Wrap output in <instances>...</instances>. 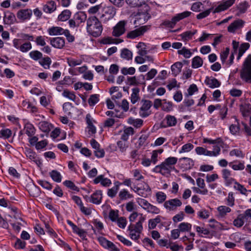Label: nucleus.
Returning a JSON list of instances; mask_svg holds the SVG:
<instances>
[{
	"label": "nucleus",
	"mask_w": 251,
	"mask_h": 251,
	"mask_svg": "<svg viewBox=\"0 0 251 251\" xmlns=\"http://www.w3.org/2000/svg\"><path fill=\"white\" fill-rule=\"evenodd\" d=\"M156 201L158 203H162L163 202H165V200L167 198L166 195L163 192H158L155 194Z\"/></svg>",
	"instance_id": "nucleus-50"
},
{
	"label": "nucleus",
	"mask_w": 251,
	"mask_h": 251,
	"mask_svg": "<svg viewBox=\"0 0 251 251\" xmlns=\"http://www.w3.org/2000/svg\"><path fill=\"white\" fill-rule=\"evenodd\" d=\"M194 228L201 236H203V235H207L210 233L209 231L207 229L204 227H200L199 226H194Z\"/></svg>",
	"instance_id": "nucleus-55"
},
{
	"label": "nucleus",
	"mask_w": 251,
	"mask_h": 251,
	"mask_svg": "<svg viewBox=\"0 0 251 251\" xmlns=\"http://www.w3.org/2000/svg\"><path fill=\"white\" fill-rule=\"evenodd\" d=\"M120 56L123 59H126L127 60H129L132 59V53L128 49L126 48H124L121 50Z\"/></svg>",
	"instance_id": "nucleus-34"
},
{
	"label": "nucleus",
	"mask_w": 251,
	"mask_h": 251,
	"mask_svg": "<svg viewBox=\"0 0 251 251\" xmlns=\"http://www.w3.org/2000/svg\"><path fill=\"white\" fill-rule=\"evenodd\" d=\"M121 71V73L124 75H132L134 74V73H135V69L132 67H131L129 68H127L126 67H124V68H122Z\"/></svg>",
	"instance_id": "nucleus-60"
},
{
	"label": "nucleus",
	"mask_w": 251,
	"mask_h": 251,
	"mask_svg": "<svg viewBox=\"0 0 251 251\" xmlns=\"http://www.w3.org/2000/svg\"><path fill=\"white\" fill-rule=\"evenodd\" d=\"M182 66V63L180 62H177L174 63L171 66V71L173 75L175 76L178 75L181 71Z\"/></svg>",
	"instance_id": "nucleus-29"
},
{
	"label": "nucleus",
	"mask_w": 251,
	"mask_h": 251,
	"mask_svg": "<svg viewBox=\"0 0 251 251\" xmlns=\"http://www.w3.org/2000/svg\"><path fill=\"white\" fill-rule=\"evenodd\" d=\"M39 128L44 132H49L50 131V124L46 121H41L39 123Z\"/></svg>",
	"instance_id": "nucleus-44"
},
{
	"label": "nucleus",
	"mask_w": 251,
	"mask_h": 251,
	"mask_svg": "<svg viewBox=\"0 0 251 251\" xmlns=\"http://www.w3.org/2000/svg\"><path fill=\"white\" fill-rule=\"evenodd\" d=\"M250 45L249 43H245L242 44L239 49L238 55L237 59L239 60L241 57L243 55L245 51L249 48Z\"/></svg>",
	"instance_id": "nucleus-42"
},
{
	"label": "nucleus",
	"mask_w": 251,
	"mask_h": 251,
	"mask_svg": "<svg viewBox=\"0 0 251 251\" xmlns=\"http://www.w3.org/2000/svg\"><path fill=\"white\" fill-rule=\"evenodd\" d=\"M51 63V60L49 57H46L39 61V64L46 69H49L50 65Z\"/></svg>",
	"instance_id": "nucleus-49"
},
{
	"label": "nucleus",
	"mask_w": 251,
	"mask_h": 251,
	"mask_svg": "<svg viewBox=\"0 0 251 251\" xmlns=\"http://www.w3.org/2000/svg\"><path fill=\"white\" fill-rule=\"evenodd\" d=\"M24 130L25 134L28 136H32L36 133V129L33 125L30 123H27L25 124Z\"/></svg>",
	"instance_id": "nucleus-26"
},
{
	"label": "nucleus",
	"mask_w": 251,
	"mask_h": 251,
	"mask_svg": "<svg viewBox=\"0 0 251 251\" xmlns=\"http://www.w3.org/2000/svg\"><path fill=\"white\" fill-rule=\"evenodd\" d=\"M145 219V216H143V214H140L138 221L135 224H131L128 226L129 236L132 240L137 241L139 239L143 229L142 224Z\"/></svg>",
	"instance_id": "nucleus-2"
},
{
	"label": "nucleus",
	"mask_w": 251,
	"mask_h": 251,
	"mask_svg": "<svg viewBox=\"0 0 251 251\" xmlns=\"http://www.w3.org/2000/svg\"><path fill=\"white\" fill-rule=\"evenodd\" d=\"M56 9V4L54 1H51L44 6L43 10L46 13H51Z\"/></svg>",
	"instance_id": "nucleus-33"
},
{
	"label": "nucleus",
	"mask_w": 251,
	"mask_h": 251,
	"mask_svg": "<svg viewBox=\"0 0 251 251\" xmlns=\"http://www.w3.org/2000/svg\"><path fill=\"white\" fill-rule=\"evenodd\" d=\"M118 196L121 201H124L133 198V195L130 194L127 190L125 189L120 191Z\"/></svg>",
	"instance_id": "nucleus-32"
},
{
	"label": "nucleus",
	"mask_w": 251,
	"mask_h": 251,
	"mask_svg": "<svg viewBox=\"0 0 251 251\" xmlns=\"http://www.w3.org/2000/svg\"><path fill=\"white\" fill-rule=\"evenodd\" d=\"M204 82L211 88L219 87L221 85L220 82L214 77H206Z\"/></svg>",
	"instance_id": "nucleus-23"
},
{
	"label": "nucleus",
	"mask_w": 251,
	"mask_h": 251,
	"mask_svg": "<svg viewBox=\"0 0 251 251\" xmlns=\"http://www.w3.org/2000/svg\"><path fill=\"white\" fill-rule=\"evenodd\" d=\"M71 15V11L69 10L66 9L59 15L58 19L61 21H66L70 18Z\"/></svg>",
	"instance_id": "nucleus-39"
},
{
	"label": "nucleus",
	"mask_w": 251,
	"mask_h": 251,
	"mask_svg": "<svg viewBox=\"0 0 251 251\" xmlns=\"http://www.w3.org/2000/svg\"><path fill=\"white\" fill-rule=\"evenodd\" d=\"M127 21L125 20H122L119 21L113 27L112 34L113 36L119 37L123 35L126 31V25Z\"/></svg>",
	"instance_id": "nucleus-7"
},
{
	"label": "nucleus",
	"mask_w": 251,
	"mask_h": 251,
	"mask_svg": "<svg viewBox=\"0 0 251 251\" xmlns=\"http://www.w3.org/2000/svg\"><path fill=\"white\" fill-rule=\"evenodd\" d=\"M86 123L88 125L87 128L88 129V132H91L92 134H94L96 132V129L95 126L93 124L92 119L91 115L88 114L86 116Z\"/></svg>",
	"instance_id": "nucleus-27"
},
{
	"label": "nucleus",
	"mask_w": 251,
	"mask_h": 251,
	"mask_svg": "<svg viewBox=\"0 0 251 251\" xmlns=\"http://www.w3.org/2000/svg\"><path fill=\"white\" fill-rule=\"evenodd\" d=\"M29 55L31 59L35 61H37L43 57L42 53L38 50H33L30 52Z\"/></svg>",
	"instance_id": "nucleus-46"
},
{
	"label": "nucleus",
	"mask_w": 251,
	"mask_h": 251,
	"mask_svg": "<svg viewBox=\"0 0 251 251\" xmlns=\"http://www.w3.org/2000/svg\"><path fill=\"white\" fill-rule=\"evenodd\" d=\"M165 123H166V125L163 126L164 127L174 126L176 125L177 123V120L174 116L167 115L163 120L162 124H164Z\"/></svg>",
	"instance_id": "nucleus-22"
},
{
	"label": "nucleus",
	"mask_w": 251,
	"mask_h": 251,
	"mask_svg": "<svg viewBox=\"0 0 251 251\" xmlns=\"http://www.w3.org/2000/svg\"><path fill=\"white\" fill-rule=\"evenodd\" d=\"M197 32V30H194L193 31H187L181 34L180 36L181 39L184 41H186L191 39L192 36L195 35Z\"/></svg>",
	"instance_id": "nucleus-37"
},
{
	"label": "nucleus",
	"mask_w": 251,
	"mask_h": 251,
	"mask_svg": "<svg viewBox=\"0 0 251 251\" xmlns=\"http://www.w3.org/2000/svg\"><path fill=\"white\" fill-rule=\"evenodd\" d=\"M148 137L149 136L147 134H142L138 139L136 144V148L139 149L144 145L146 143V141L148 138Z\"/></svg>",
	"instance_id": "nucleus-53"
},
{
	"label": "nucleus",
	"mask_w": 251,
	"mask_h": 251,
	"mask_svg": "<svg viewBox=\"0 0 251 251\" xmlns=\"http://www.w3.org/2000/svg\"><path fill=\"white\" fill-rule=\"evenodd\" d=\"M203 65V60L199 56L194 57L192 60V67L194 69L199 68Z\"/></svg>",
	"instance_id": "nucleus-31"
},
{
	"label": "nucleus",
	"mask_w": 251,
	"mask_h": 251,
	"mask_svg": "<svg viewBox=\"0 0 251 251\" xmlns=\"http://www.w3.org/2000/svg\"><path fill=\"white\" fill-rule=\"evenodd\" d=\"M162 110L164 111L169 112L173 110V104L171 101H167L166 100H163Z\"/></svg>",
	"instance_id": "nucleus-36"
},
{
	"label": "nucleus",
	"mask_w": 251,
	"mask_h": 251,
	"mask_svg": "<svg viewBox=\"0 0 251 251\" xmlns=\"http://www.w3.org/2000/svg\"><path fill=\"white\" fill-rule=\"evenodd\" d=\"M15 20V16L13 13L9 11H7L5 13L4 16L3 17V22L4 24L11 25L14 23Z\"/></svg>",
	"instance_id": "nucleus-25"
},
{
	"label": "nucleus",
	"mask_w": 251,
	"mask_h": 251,
	"mask_svg": "<svg viewBox=\"0 0 251 251\" xmlns=\"http://www.w3.org/2000/svg\"><path fill=\"white\" fill-rule=\"evenodd\" d=\"M67 63L69 66L71 67H75L81 64L82 61L80 59H75L73 58H68Z\"/></svg>",
	"instance_id": "nucleus-61"
},
{
	"label": "nucleus",
	"mask_w": 251,
	"mask_h": 251,
	"mask_svg": "<svg viewBox=\"0 0 251 251\" xmlns=\"http://www.w3.org/2000/svg\"><path fill=\"white\" fill-rule=\"evenodd\" d=\"M50 176L55 182H60L62 180V176L60 173L56 170H52L50 172Z\"/></svg>",
	"instance_id": "nucleus-38"
},
{
	"label": "nucleus",
	"mask_w": 251,
	"mask_h": 251,
	"mask_svg": "<svg viewBox=\"0 0 251 251\" xmlns=\"http://www.w3.org/2000/svg\"><path fill=\"white\" fill-rule=\"evenodd\" d=\"M229 166L235 171L243 170L245 168L244 162L239 161H235L233 162H230Z\"/></svg>",
	"instance_id": "nucleus-28"
},
{
	"label": "nucleus",
	"mask_w": 251,
	"mask_h": 251,
	"mask_svg": "<svg viewBox=\"0 0 251 251\" xmlns=\"http://www.w3.org/2000/svg\"><path fill=\"white\" fill-rule=\"evenodd\" d=\"M191 227L192 225L191 224L185 222L181 223L178 226V229L182 232L189 231L191 230Z\"/></svg>",
	"instance_id": "nucleus-40"
},
{
	"label": "nucleus",
	"mask_w": 251,
	"mask_h": 251,
	"mask_svg": "<svg viewBox=\"0 0 251 251\" xmlns=\"http://www.w3.org/2000/svg\"><path fill=\"white\" fill-rule=\"evenodd\" d=\"M191 12L186 11L181 13L177 14L173 17L171 20L164 21L163 22L162 25L168 27L173 28L178 22L188 17L191 15Z\"/></svg>",
	"instance_id": "nucleus-4"
},
{
	"label": "nucleus",
	"mask_w": 251,
	"mask_h": 251,
	"mask_svg": "<svg viewBox=\"0 0 251 251\" xmlns=\"http://www.w3.org/2000/svg\"><path fill=\"white\" fill-rule=\"evenodd\" d=\"M62 95L63 97L73 101H75L76 98V96L74 92L70 91L67 89H65L63 91Z\"/></svg>",
	"instance_id": "nucleus-52"
},
{
	"label": "nucleus",
	"mask_w": 251,
	"mask_h": 251,
	"mask_svg": "<svg viewBox=\"0 0 251 251\" xmlns=\"http://www.w3.org/2000/svg\"><path fill=\"white\" fill-rule=\"evenodd\" d=\"M136 202L139 205H140L143 209L146 210V208H147V207H148L150 204V203H149L145 199L140 198H138L136 199Z\"/></svg>",
	"instance_id": "nucleus-57"
},
{
	"label": "nucleus",
	"mask_w": 251,
	"mask_h": 251,
	"mask_svg": "<svg viewBox=\"0 0 251 251\" xmlns=\"http://www.w3.org/2000/svg\"><path fill=\"white\" fill-rule=\"evenodd\" d=\"M86 20H87L86 14L84 12L79 11L74 15L73 19L69 21V26L73 28L78 27Z\"/></svg>",
	"instance_id": "nucleus-5"
},
{
	"label": "nucleus",
	"mask_w": 251,
	"mask_h": 251,
	"mask_svg": "<svg viewBox=\"0 0 251 251\" xmlns=\"http://www.w3.org/2000/svg\"><path fill=\"white\" fill-rule=\"evenodd\" d=\"M84 198L88 202H92L96 204H99L101 203L102 198V191L101 190H97L91 197L86 196Z\"/></svg>",
	"instance_id": "nucleus-11"
},
{
	"label": "nucleus",
	"mask_w": 251,
	"mask_h": 251,
	"mask_svg": "<svg viewBox=\"0 0 251 251\" xmlns=\"http://www.w3.org/2000/svg\"><path fill=\"white\" fill-rule=\"evenodd\" d=\"M147 208L146 211L149 213L157 214L160 212V209L158 207L151 203Z\"/></svg>",
	"instance_id": "nucleus-64"
},
{
	"label": "nucleus",
	"mask_w": 251,
	"mask_h": 251,
	"mask_svg": "<svg viewBox=\"0 0 251 251\" xmlns=\"http://www.w3.org/2000/svg\"><path fill=\"white\" fill-rule=\"evenodd\" d=\"M240 217L245 222H250L251 220V208L248 209L244 213L240 214Z\"/></svg>",
	"instance_id": "nucleus-48"
},
{
	"label": "nucleus",
	"mask_w": 251,
	"mask_h": 251,
	"mask_svg": "<svg viewBox=\"0 0 251 251\" xmlns=\"http://www.w3.org/2000/svg\"><path fill=\"white\" fill-rule=\"evenodd\" d=\"M233 184H234V189L235 190L239 191L243 195H247L246 192L248 191V190L243 185L238 183L236 180Z\"/></svg>",
	"instance_id": "nucleus-43"
},
{
	"label": "nucleus",
	"mask_w": 251,
	"mask_h": 251,
	"mask_svg": "<svg viewBox=\"0 0 251 251\" xmlns=\"http://www.w3.org/2000/svg\"><path fill=\"white\" fill-rule=\"evenodd\" d=\"M164 151V150L162 149H159L158 150H153L151 154V159L152 161V163L153 164H156L158 161V155L161 154Z\"/></svg>",
	"instance_id": "nucleus-30"
},
{
	"label": "nucleus",
	"mask_w": 251,
	"mask_h": 251,
	"mask_svg": "<svg viewBox=\"0 0 251 251\" xmlns=\"http://www.w3.org/2000/svg\"><path fill=\"white\" fill-rule=\"evenodd\" d=\"M241 78L248 83H251V55L245 59L240 72Z\"/></svg>",
	"instance_id": "nucleus-3"
},
{
	"label": "nucleus",
	"mask_w": 251,
	"mask_h": 251,
	"mask_svg": "<svg viewBox=\"0 0 251 251\" xmlns=\"http://www.w3.org/2000/svg\"><path fill=\"white\" fill-rule=\"evenodd\" d=\"M177 53L179 54L183 55V56L186 58H190L192 54L190 50L186 49L185 47H183L181 50H178L177 51Z\"/></svg>",
	"instance_id": "nucleus-54"
},
{
	"label": "nucleus",
	"mask_w": 251,
	"mask_h": 251,
	"mask_svg": "<svg viewBox=\"0 0 251 251\" xmlns=\"http://www.w3.org/2000/svg\"><path fill=\"white\" fill-rule=\"evenodd\" d=\"M32 14L31 10L29 9H22L19 11L17 17L19 19L23 21L29 19Z\"/></svg>",
	"instance_id": "nucleus-20"
},
{
	"label": "nucleus",
	"mask_w": 251,
	"mask_h": 251,
	"mask_svg": "<svg viewBox=\"0 0 251 251\" xmlns=\"http://www.w3.org/2000/svg\"><path fill=\"white\" fill-rule=\"evenodd\" d=\"M25 153L26 156L28 158H29L30 160H32V161H35L36 157H37V155L34 151H33L32 150H31L30 149H26L25 150Z\"/></svg>",
	"instance_id": "nucleus-59"
},
{
	"label": "nucleus",
	"mask_w": 251,
	"mask_h": 251,
	"mask_svg": "<svg viewBox=\"0 0 251 251\" xmlns=\"http://www.w3.org/2000/svg\"><path fill=\"white\" fill-rule=\"evenodd\" d=\"M100 100V95L93 94L90 96L88 100V102L90 106H94Z\"/></svg>",
	"instance_id": "nucleus-41"
},
{
	"label": "nucleus",
	"mask_w": 251,
	"mask_h": 251,
	"mask_svg": "<svg viewBox=\"0 0 251 251\" xmlns=\"http://www.w3.org/2000/svg\"><path fill=\"white\" fill-rule=\"evenodd\" d=\"M179 162L182 168L185 169H190L194 165V161L188 157H182L179 159Z\"/></svg>",
	"instance_id": "nucleus-21"
},
{
	"label": "nucleus",
	"mask_w": 251,
	"mask_h": 251,
	"mask_svg": "<svg viewBox=\"0 0 251 251\" xmlns=\"http://www.w3.org/2000/svg\"><path fill=\"white\" fill-rule=\"evenodd\" d=\"M116 12V9L113 6H105L103 8L102 16L105 17L106 19L109 20L114 17Z\"/></svg>",
	"instance_id": "nucleus-17"
},
{
	"label": "nucleus",
	"mask_w": 251,
	"mask_h": 251,
	"mask_svg": "<svg viewBox=\"0 0 251 251\" xmlns=\"http://www.w3.org/2000/svg\"><path fill=\"white\" fill-rule=\"evenodd\" d=\"M222 175L225 184L226 186L231 185L236 181L235 179L232 177L231 171L228 169H224L222 170Z\"/></svg>",
	"instance_id": "nucleus-13"
},
{
	"label": "nucleus",
	"mask_w": 251,
	"mask_h": 251,
	"mask_svg": "<svg viewBox=\"0 0 251 251\" xmlns=\"http://www.w3.org/2000/svg\"><path fill=\"white\" fill-rule=\"evenodd\" d=\"M132 93L131 95V101L133 104L135 103L139 100V89L135 88L132 89Z\"/></svg>",
	"instance_id": "nucleus-45"
},
{
	"label": "nucleus",
	"mask_w": 251,
	"mask_h": 251,
	"mask_svg": "<svg viewBox=\"0 0 251 251\" xmlns=\"http://www.w3.org/2000/svg\"><path fill=\"white\" fill-rule=\"evenodd\" d=\"M245 22L241 19H238L231 23L227 27V31L234 33L236 30L241 28L244 25Z\"/></svg>",
	"instance_id": "nucleus-14"
},
{
	"label": "nucleus",
	"mask_w": 251,
	"mask_h": 251,
	"mask_svg": "<svg viewBox=\"0 0 251 251\" xmlns=\"http://www.w3.org/2000/svg\"><path fill=\"white\" fill-rule=\"evenodd\" d=\"M194 146L191 143H187L182 146L181 149L179 151V153L184 152H188L193 149Z\"/></svg>",
	"instance_id": "nucleus-56"
},
{
	"label": "nucleus",
	"mask_w": 251,
	"mask_h": 251,
	"mask_svg": "<svg viewBox=\"0 0 251 251\" xmlns=\"http://www.w3.org/2000/svg\"><path fill=\"white\" fill-rule=\"evenodd\" d=\"M150 25H144L134 30L129 31L126 34V38L133 39L136 37L141 36L150 29Z\"/></svg>",
	"instance_id": "nucleus-6"
},
{
	"label": "nucleus",
	"mask_w": 251,
	"mask_h": 251,
	"mask_svg": "<svg viewBox=\"0 0 251 251\" xmlns=\"http://www.w3.org/2000/svg\"><path fill=\"white\" fill-rule=\"evenodd\" d=\"M229 155L231 156H236L237 157L243 158L244 157V154L242 151L239 149H233L231 150L229 152Z\"/></svg>",
	"instance_id": "nucleus-62"
},
{
	"label": "nucleus",
	"mask_w": 251,
	"mask_h": 251,
	"mask_svg": "<svg viewBox=\"0 0 251 251\" xmlns=\"http://www.w3.org/2000/svg\"><path fill=\"white\" fill-rule=\"evenodd\" d=\"M150 16L147 13H140L136 18L135 22L138 21L139 24H143L148 20Z\"/></svg>",
	"instance_id": "nucleus-35"
},
{
	"label": "nucleus",
	"mask_w": 251,
	"mask_h": 251,
	"mask_svg": "<svg viewBox=\"0 0 251 251\" xmlns=\"http://www.w3.org/2000/svg\"><path fill=\"white\" fill-rule=\"evenodd\" d=\"M12 131L8 128L2 129L0 130V138L8 139L11 137Z\"/></svg>",
	"instance_id": "nucleus-51"
},
{
	"label": "nucleus",
	"mask_w": 251,
	"mask_h": 251,
	"mask_svg": "<svg viewBox=\"0 0 251 251\" xmlns=\"http://www.w3.org/2000/svg\"><path fill=\"white\" fill-rule=\"evenodd\" d=\"M98 240L100 245L109 251H119V249L112 242L107 240L105 238L100 237Z\"/></svg>",
	"instance_id": "nucleus-12"
},
{
	"label": "nucleus",
	"mask_w": 251,
	"mask_h": 251,
	"mask_svg": "<svg viewBox=\"0 0 251 251\" xmlns=\"http://www.w3.org/2000/svg\"><path fill=\"white\" fill-rule=\"evenodd\" d=\"M93 183L95 184L100 183L102 186L105 187H109L112 183L111 180L107 177H105L103 175L97 176L93 180Z\"/></svg>",
	"instance_id": "nucleus-18"
},
{
	"label": "nucleus",
	"mask_w": 251,
	"mask_h": 251,
	"mask_svg": "<svg viewBox=\"0 0 251 251\" xmlns=\"http://www.w3.org/2000/svg\"><path fill=\"white\" fill-rule=\"evenodd\" d=\"M174 167H171L165 161L162 162L160 165H156L152 170V171L156 173H160L161 175L165 176L167 174H169Z\"/></svg>",
	"instance_id": "nucleus-8"
},
{
	"label": "nucleus",
	"mask_w": 251,
	"mask_h": 251,
	"mask_svg": "<svg viewBox=\"0 0 251 251\" xmlns=\"http://www.w3.org/2000/svg\"><path fill=\"white\" fill-rule=\"evenodd\" d=\"M86 29L89 34L97 37L101 35L103 27L98 18L93 16L89 17L87 20Z\"/></svg>",
	"instance_id": "nucleus-1"
},
{
	"label": "nucleus",
	"mask_w": 251,
	"mask_h": 251,
	"mask_svg": "<svg viewBox=\"0 0 251 251\" xmlns=\"http://www.w3.org/2000/svg\"><path fill=\"white\" fill-rule=\"evenodd\" d=\"M65 29L59 26H52L48 29L50 36L60 35L63 34Z\"/></svg>",
	"instance_id": "nucleus-24"
},
{
	"label": "nucleus",
	"mask_w": 251,
	"mask_h": 251,
	"mask_svg": "<svg viewBox=\"0 0 251 251\" xmlns=\"http://www.w3.org/2000/svg\"><path fill=\"white\" fill-rule=\"evenodd\" d=\"M236 0H227L221 3L213 11V13H218L226 10L233 4Z\"/></svg>",
	"instance_id": "nucleus-19"
},
{
	"label": "nucleus",
	"mask_w": 251,
	"mask_h": 251,
	"mask_svg": "<svg viewBox=\"0 0 251 251\" xmlns=\"http://www.w3.org/2000/svg\"><path fill=\"white\" fill-rule=\"evenodd\" d=\"M68 224L71 226L73 231L78 235V236L83 240H86V232L81 228H79L75 225L71 221L68 220L67 221Z\"/></svg>",
	"instance_id": "nucleus-15"
},
{
	"label": "nucleus",
	"mask_w": 251,
	"mask_h": 251,
	"mask_svg": "<svg viewBox=\"0 0 251 251\" xmlns=\"http://www.w3.org/2000/svg\"><path fill=\"white\" fill-rule=\"evenodd\" d=\"M218 211L221 216L223 217L226 215L227 213L231 211V209L226 206L222 205L217 208Z\"/></svg>",
	"instance_id": "nucleus-47"
},
{
	"label": "nucleus",
	"mask_w": 251,
	"mask_h": 251,
	"mask_svg": "<svg viewBox=\"0 0 251 251\" xmlns=\"http://www.w3.org/2000/svg\"><path fill=\"white\" fill-rule=\"evenodd\" d=\"M63 183L65 186L72 190L79 191V188L70 180H65Z\"/></svg>",
	"instance_id": "nucleus-58"
},
{
	"label": "nucleus",
	"mask_w": 251,
	"mask_h": 251,
	"mask_svg": "<svg viewBox=\"0 0 251 251\" xmlns=\"http://www.w3.org/2000/svg\"><path fill=\"white\" fill-rule=\"evenodd\" d=\"M37 182L42 187H43L46 189L50 190L52 189V185L47 181L43 180H38L37 181Z\"/></svg>",
	"instance_id": "nucleus-63"
},
{
	"label": "nucleus",
	"mask_w": 251,
	"mask_h": 251,
	"mask_svg": "<svg viewBox=\"0 0 251 251\" xmlns=\"http://www.w3.org/2000/svg\"><path fill=\"white\" fill-rule=\"evenodd\" d=\"M142 105L139 110V115L142 118H146L151 114L150 108L152 106V102L149 100H142Z\"/></svg>",
	"instance_id": "nucleus-9"
},
{
	"label": "nucleus",
	"mask_w": 251,
	"mask_h": 251,
	"mask_svg": "<svg viewBox=\"0 0 251 251\" xmlns=\"http://www.w3.org/2000/svg\"><path fill=\"white\" fill-rule=\"evenodd\" d=\"M50 45L55 48L61 49L65 46V41L63 37L50 38Z\"/></svg>",
	"instance_id": "nucleus-16"
},
{
	"label": "nucleus",
	"mask_w": 251,
	"mask_h": 251,
	"mask_svg": "<svg viewBox=\"0 0 251 251\" xmlns=\"http://www.w3.org/2000/svg\"><path fill=\"white\" fill-rule=\"evenodd\" d=\"M182 205L181 201L177 198L171 199L165 201L164 203V207L168 210H176L178 207Z\"/></svg>",
	"instance_id": "nucleus-10"
}]
</instances>
